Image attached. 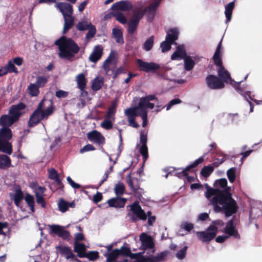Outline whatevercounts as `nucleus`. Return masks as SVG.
<instances>
[{
  "mask_svg": "<svg viewBox=\"0 0 262 262\" xmlns=\"http://www.w3.org/2000/svg\"><path fill=\"white\" fill-rule=\"evenodd\" d=\"M205 186L206 191L204 195L215 212H224L229 217L237 212L238 206L230 192L216 193V190L212 189L207 184Z\"/></svg>",
  "mask_w": 262,
  "mask_h": 262,
  "instance_id": "nucleus-1",
  "label": "nucleus"
},
{
  "mask_svg": "<svg viewBox=\"0 0 262 262\" xmlns=\"http://www.w3.org/2000/svg\"><path fill=\"white\" fill-rule=\"evenodd\" d=\"M55 45L58 47L59 57L69 61H72L80 50V47L72 39L64 36L56 40Z\"/></svg>",
  "mask_w": 262,
  "mask_h": 262,
  "instance_id": "nucleus-2",
  "label": "nucleus"
},
{
  "mask_svg": "<svg viewBox=\"0 0 262 262\" xmlns=\"http://www.w3.org/2000/svg\"><path fill=\"white\" fill-rule=\"evenodd\" d=\"M53 112L54 107L52 102L50 100H42L30 116L28 121V126L31 127L36 125L41 120L47 119Z\"/></svg>",
  "mask_w": 262,
  "mask_h": 262,
  "instance_id": "nucleus-3",
  "label": "nucleus"
},
{
  "mask_svg": "<svg viewBox=\"0 0 262 262\" xmlns=\"http://www.w3.org/2000/svg\"><path fill=\"white\" fill-rule=\"evenodd\" d=\"M213 224L210 225L205 231H199L196 232L198 238L203 242H209L213 239L217 232V228L216 225L222 226L224 223L221 220H217L213 222Z\"/></svg>",
  "mask_w": 262,
  "mask_h": 262,
  "instance_id": "nucleus-4",
  "label": "nucleus"
},
{
  "mask_svg": "<svg viewBox=\"0 0 262 262\" xmlns=\"http://www.w3.org/2000/svg\"><path fill=\"white\" fill-rule=\"evenodd\" d=\"M161 1L162 0H154L149 6L146 8H144L143 3L138 2L135 4L134 8L139 7V9L143 11V15L146 13L147 19L149 20H151L155 16L156 10Z\"/></svg>",
  "mask_w": 262,
  "mask_h": 262,
  "instance_id": "nucleus-5",
  "label": "nucleus"
},
{
  "mask_svg": "<svg viewBox=\"0 0 262 262\" xmlns=\"http://www.w3.org/2000/svg\"><path fill=\"white\" fill-rule=\"evenodd\" d=\"M143 17V11L139 9V7L133 9L132 15L128 22V32L129 34H133L135 32Z\"/></svg>",
  "mask_w": 262,
  "mask_h": 262,
  "instance_id": "nucleus-6",
  "label": "nucleus"
},
{
  "mask_svg": "<svg viewBox=\"0 0 262 262\" xmlns=\"http://www.w3.org/2000/svg\"><path fill=\"white\" fill-rule=\"evenodd\" d=\"M148 102H149L145 97H143L140 99L137 106L129 108H135L136 112L139 113V116L141 117L143 120L142 126L143 127H145L147 124V110H146V107Z\"/></svg>",
  "mask_w": 262,
  "mask_h": 262,
  "instance_id": "nucleus-7",
  "label": "nucleus"
},
{
  "mask_svg": "<svg viewBox=\"0 0 262 262\" xmlns=\"http://www.w3.org/2000/svg\"><path fill=\"white\" fill-rule=\"evenodd\" d=\"M130 207L132 212H129L128 214L130 216L133 221L135 222L138 219L142 220H145L146 219V215L139 205L138 202L136 201L134 202Z\"/></svg>",
  "mask_w": 262,
  "mask_h": 262,
  "instance_id": "nucleus-8",
  "label": "nucleus"
},
{
  "mask_svg": "<svg viewBox=\"0 0 262 262\" xmlns=\"http://www.w3.org/2000/svg\"><path fill=\"white\" fill-rule=\"evenodd\" d=\"M168 251H164L156 256H143L136 259L134 262H161L163 261L168 254Z\"/></svg>",
  "mask_w": 262,
  "mask_h": 262,
  "instance_id": "nucleus-9",
  "label": "nucleus"
},
{
  "mask_svg": "<svg viewBox=\"0 0 262 262\" xmlns=\"http://www.w3.org/2000/svg\"><path fill=\"white\" fill-rule=\"evenodd\" d=\"M140 239L141 242V247L143 249H149L151 253L155 251V244L152 238L145 233H142L140 236Z\"/></svg>",
  "mask_w": 262,
  "mask_h": 262,
  "instance_id": "nucleus-10",
  "label": "nucleus"
},
{
  "mask_svg": "<svg viewBox=\"0 0 262 262\" xmlns=\"http://www.w3.org/2000/svg\"><path fill=\"white\" fill-rule=\"evenodd\" d=\"M50 233L57 234L58 236L64 239H69L70 234L69 231L64 229V227L58 225H49Z\"/></svg>",
  "mask_w": 262,
  "mask_h": 262,
  "instance_id": "nucleus-11",
  "label": "nucleus"
},
{
  "mask_svg": "<svg viewBox=\"0 0 262 262\" xmlns=\"http://www.w3.org/2000/svg\"><path fill=\"white\" fill-rule=\"evenodd\" d=\"M25 108L26 105L22 102L12 105L9 110V114L11 115L16 121H17L23 115Z\"/></svg>",
  "mask_w": 262,
  "mask_h": 262,
  "instance_id": "nucleus-12",
  "label": "nucleus"
},
{
  "mask_svg": "<svg viewBox=\"0 0 262 262\" xmlns=\"http://www.w3.org/2000/svg\"><path fill=\"white\" fill-rule=\"evenodd\" d=\"M87 137L90 141L98 145H103L105 143V138L101 133L93 130L87 134Z\"/></svg>",
  "mask_w": 262,
  "mask_h": 262,
  "instance_id": "nucleus-13",
  "label": "nucleus"
},
{
  "mask_svg": "<svg viewBox=\"0 0 262 262\" xmlns=\"http://www.w3.org/2000/svg\"><path fill=\"white\" fill-rule=\"evenodd\" d=\"M56 249L58 252L67 260L70 261H78V259L76 257L75 255L73 253L71 249L67 246H59L56 247Z\"/></svg>",
  "mask_w": 262,
  "mask_h": 262,
  "instance_id": "nucleus-14",
  "label": "nucleus"
},
{
  "mask_svg": "<svg viewBox=\"0 0 262 262\" xmlns=\"http://www.w3.org/2000/svg\"><path fill=\"white\" fill-rule=\"evenodd\" d=\"M134 6L129 1H122L114 3L111 9L112 10H120L122 11H128L134 9Z\"/></svg>",
  "mask_w": 262,
  "mask_h": 262,
  "instance_id": "nucleus-15",
  "label": "nucleus"
},
{
  "mask_svg": "<svg viewBox=\"0 0 262 262\" xmlns=\"http://www.w3.org/2000/svg\"><path fill=\"white\" fill-rule=\"evenodd\" d=\"M137 62L141 70L145 72H154L160 68L159 64L152 62H145L141 59H138Z\"/></svg>",
  "mask_w": 262,
  "mask_h": 262,
  "instance_id": "nucleus-16",
  "label": "nucleus"
},
{
  "mask_svg": "<svg viewBox=\"0 0 262 262\" xmlns=\"http://www.w3.org/2000/svg\"><path fill=\"white\" fill-rule=\"evenodd\" d=\"M204 160V156L200 157L199 159L195 160L193 163L189 166H187L185 169H183L181 172H176L174 175L177 176L180 179H187L188 180H190V178L188 176L187 171L192 167L196 166L199 164L201 163Z\"/></svg>",
  "mask_w": 262,
  "mask_h": 262,
  "instance_id": "nucleus-17",
  "label": "nucleus"
},
{
  "mask_svg": "<svg viewBox=\"0 0 262 262\" xmlns=\"http://www.w3.org/2000/svg\"><path fill=\"white\" fill-rule=\"evenodd\" d=\"M206 83L208 86L212 89H220L224 86L223 81L217 77L211 75L206 77Z\"/></svg>",
  "mask_w": 262,
  "mask_h": 262,
  "instance_id": "nucleus-18",
  "label": "nucleus"
},
{
  "mask_svg": "<svg viewBox=\"0 0 262 262\" xmlns=\"http://www.w3.org/2000/svg\"><path fill=\"white\" fill-rule=\"evenodd\" d=\"M213 185L214 188H212V189H216V193H225V192L230 191L231 188L227 186V181L226 179L216 180Z\"/></svg>",
  "mask_w": 262,
  "mask_h": 262,
  "instance_id": "nucleus-19",
  "label": "nucleus"
},
{
  "mask_svg": "<svg viewBox=\"0 0 262 262\" xmlns=\"http://www.w3.org/2000/svg\"><path fill=\"white\" fill-rule=\"evenodd\" d=\"M124 113L127 117L129 125L134 128L139 127V125L135 121L136 117L139 116V113L136 112L135 108H128L125 110Z\"/></svg>",
  "mask_w": 262,
  "mask_h": 262,
  "instance_id": "nucleus-20",
  "label": "nucleus"
},
{
  "mask_svg": "<svg viewBox=\"0 0 262 262\" xmlns=\"http://www.w3.org/2000/svg\"><path fill=\"white\" fill-rule=\"evenodd\" d=\"M234 86H236L237 85V91L245 98V99L248 102L249 105L250 106V112L252 113L253 111V105L252 102L250 101L251 100H253L252 97L251 96L250 91H247L244 88H242L239 84L241 82H238V84L236 83V82H234Z\"/></svg>",
  "mask_w": 262,
  "mask_h": 262,
  "instance_id": "nucleus-21",
  "label": "nucleus"
},
{
  "mask_svg": "<svg viewBox=\"0 0 262 262\" xmlns=\"http://www.w3.org/2000/svg\"><path fill=\"white\" fill-rule=\"evenodd\" d=\"M224 232L228 234L227 236H229V237L233 236L237 239L240 238V235L234 226L232 220H230L226 223V227L224 228Z\"/></svg>",
  "mask_w": 262,
  "mask_h": 262,
  "instance_id": "nucleus-22",
  "label": "nucleus"
},
{
  "mask_svg": "<svg viewBox=\"0 0 262 262\" xmlns=\"http://www.w3.org/2000/svg\"><path fill=\"white\" fill-rule=\"evenodd\" d=\"M103 50V48L101 45L95 46L92 53L89 56V60L94 63H96L99 60L102 56Z\"/></svg>",
  "mask_w": 262,
  "mask_h": 262,
  "instance_id": "nucleus-23",
  "label": "nucleus"
},
{
  "mask_svg": "<svg viewBox=\"0 0 262 262\" xmlns=\"http://www.w3.org/2000/svg\"><path fill=\"white\" fill-rule=\"evenodd\" d=\"M10 196L13 200L15 205L18 207H20V202L24 199L25 196L19 186H16L14 187V192Z\"/></svg>",
  "mask_w": 262,
  "mask_h": 262,
  "instance_id": "nucleus-24",
  "label": "nucleus"
},
{
  "mask_svg": "<svg viewBox=\"0 0 262 262\" xmlns=\"http://www.w3.org/2000/svg\"><path fill=\"white\" fill-rule=\"evenodd\" d=\"M55 7L62 13L63 17L71 15L73 14L72 6L67 3H57Z\"/></svg>",
  "mask_w": 262,
  "mask_h": 262,
  "instance_id": "nucleus-25",
  "label": "nucleus"
},
{
  "mask_svg": "<svg viewBox=\"0 0 262 262\" xmlns=\"http://www.w3.org/2000/svg\"><path fill=\"white\" fill-rule=\"evenodd\" d=\"M45 190L46 189L43 187L35 186L34 188V191L36 198L37 203L41 204V206L42 208H44L46 206V203L43 197V194Z\"/></svg>",
  "mask_w": 262,
  "mask_h": 262,
  "instance_id": "nucleus-26",
  "label": "nucleus"
},
{
  "mask_svg": "<svg viewBox=\"0 0 262 262\" xmlns=\"http://www.w3.org/2000/svg\"><path fill=\"white\" fill-rule=\"evenodd\" d=\"M223 38L220 40L219 44L217 46L216 49L215 50V53L213 56V59L214 62V64L217 66H221L222 64V43Z\"/></svg>",
  "mask_w": 262,
  "mask_h": 262,
  "instance_id": "nucleus-27",
  "label": "nucleus"
},
{
  "mask_svg": "<svg viewBox=\"0 0 262 262\" xmlns=\"http://www.w3.org/2000/svg\"><path fill=\"white\" fill-rule=\"evenodd\" d=\"M186 56L184 46L180 45L177 47L176 50L171 56V59L172 60H181L184 59Z\"/></svg>",
  "mask_w": 262,
  "mask_h": 262,
  "instance_id": "nucleus-28",
  "label": "nucleus"
},
{
  "mask_svg": "<svg viewBox=\"0 0 262 262\" xmlns=\"http://www.w3.org/2000/svg\"><path fill=\"white\" fill-rule=\"evenodd\" d=\"M107 203L110 207L115 208H122L124 207L126 199L122 198H114L107 201Z\"/></svg>",
  "mask_w": 262,
  "mask_h": 262,
  "instance_id": "nucleus-29",
  "label": "nucleus"
},
{
  "mask_svg": "<svg viewBox=\"0 0 262 262\" xmlns=\"http://www.w3.org/2000/svg\"><path fill=\"white\" fill-rule=\"evenodd\" d=\"M76 81L78 88L81 92V94L84 92L87 94V92L84 91L86 85V79L85 77V75L83 73L78 74L76 77Z\"/></svg>",
  "mask_w": 262,
  "mask_h": 262,
  "instance_id": "nucleus-30",
  "label": "nucleus"
},
{
  "mask_svg": "<svg viewBox=\"0 0 262 262\" xmlns=\"http://www.w3.org/2000/svg\"><path fill=\"white\" fill-rule=\"evenodd\" d=\"M219 67L218 75L219 77L222 78L225 82L233 85L232 83L233 80L231 78L229 73L224 69L222 65Z\"/></svg>",
  "mask_w": 262,
  "mask_h": 262,
  "instance_id": "nucleus-31",
  "label": "nucleus"
},
{
  "mask_svg": "<svg viewBox=\"0 0 262 262\" xmlns=\"http://www.w3.org/2000/svg\"><path fill=\"white\" fill-rule=\"evenodd\" d=\"M15 122H16V120L9 114L2 115L0 118V125L3 127L10 126Z\"/></svg>",
  "mask_w": 262,
  "mask_h": 262,
  "instance_id": "nucleus-32",
  "label": "nucleus"
},
{
  "mask_svg": "<svg viewBox=\"0 0 262 262\" xmlns=\"http://www.w3.org/2000/svg\"><path fill=\"white\" fill-rule=\"evenodd\" d=\"M179 34V31L177 28L170 29L167 32L166 38L169 42L173 43L176 40Z\"/></svg>",
  "mask_w": 262,
  "mask_h": 262,
  "instance_id": "nucleus-33",
  "label": "nucleus"
},
{
  "mask_svg": "<svg viewBox=\"0 0 262 262\" xmlns=\"http://www.w3.org/2000/svg\"><path fill=\"white\" fill-rule=\"evenodd\" d=\"M12 136L11 130L8 127H4L0 130V141H8Z\"/></svg>",
  "mask_w": 262,
  "mask_h": 262,
  "instance_id": "nucleus-34",
  "label": "nucleus"
},
{
  "mask_svg": "<svg viewBox=\"0 0 262 262\" xmlns=\"http://www.w3.org/2000/svg\"><path fill=\"white\" fill-rule=\"evenodd\" d=\"M0 151L11 155L12 152L11 144L7 141H0Z\"/></svg>",
  "mask_w": 262,
  "mask_h": 262,
  "instance_id": "nucleus-35",
  "label": "nucleus"
},
{
  "mask_svg": "<svg viewBox=\"0 0 262 262\" xmlns=\"http://www.w3.org/2000/svg\"><path fill=\"white\" fill-rule=\"evenodd\" d=\"M234 7V2H231L225 6V14L226 17V23L230 21L231 19L232 11Z\"/></svg>",
  "mask_w": 262,
  "mask_h": 262,
  "instance_id": "nucleus-36",
  "label": "nucleus"
},
{
  "mask_svg": "<svg viewBox=\"0 0 262 262\" xmlns=\"http://www.w3.org/2000/svg\"><path fill=\"white\" fill-rule=\"evenodd\" d=\"M64 24L63 32L65 33L67 31L71 29L74 25V19L72 15L64 16Z\"/></svg>",
  "mask_w": 262,
  "mask_h": 262,
  "instance_id": "nucleus-37",
  "label": "nucleus"
},
{
  "mask_svg": "<svg viewBox=\"0 0 262 262\" xmlns=\"http://www.w3.org/2000/svg\"><path fill=\"white\" fill-rule=\"evenodd\" d=\"M11 166V160L10 158L5 155L0 156V168L6 169Z\"/></svg>",
  "mask_w": 262,
  "mask_h": 262,
  "instance_id": "nucleus-38",
  "label": "nucleus"
},
{
  "mask_svg": "<svg viewBox=\"0 0 262 262\" xmlns=\"http://www.w3.org/2000/svg\"><path fill=\"white\" fill-rule=\"evenodd\" d=\"M183 59L185 69L188 71L192 70L195 64L194 61L192 59V57L187 55Z\"/></svg>",
  "mask_w": 262,
  "mask_h": 262,
  "instance_id": "nucleus-39",
  "label": "nucleus"
},
{
  "mask_svg": "<svg viewBox=\"0 0 262 262\" xmlns=\"http://www.w3.org/2000/svg\"><path fill=\"white\" fill-rule=\"evenodd\" d=\"M103 84V80L102 78L97 77L92 82V89L94 91H97L102 88Z\"/></svg>",
  "mask_w": 262,
  "mask_h": 262,
  "instance_id": "nucleus-40",
  "label": "nucleus"
},
{
  "mask_svg": "<svg viewBox=\"0 0 262 262\" xmlns=\"http://www.w3.org/2000/svg\"><path fill=\"white\" fill-rule=\"evenodd\" d=\"M113 35L116 41L120 44L124 43V40L122 36V33L118 28H114L113 29Z\"/></svg>",
  "mask_w": 262,
  "mask_h": 262,
  "instance_id": "nucleus-41",
  "label": "nucleus"
},
{
  "mask_svg": "<svg viewBox=\"0 0 262 262\" xmlns=\"http://www.w3.org/2000/svg\"><path fill=\"white\" fill-rule=\"evenodd\" d=\"M112 58L113 57L112 53H111L108 58L104 62L103 64V68L105 72V73L108 75H112L113 72L110 68V64Z\"/></svg>",
  "mask_w": 262,
  "mask_h": 262,
  "instance_id": "nucleus-42",
  "label": "nucleus"
},
{
  "mask_svg": "<svg viewBox=\"0 0 262 262\" xmlns=\"http://www.w3.org/2000/svg\"><path fill=\"white\" fill-rule=\"evenodd\" d=\"M24 199L26 203L28 204L29 207L30 208V210L32 212L35 211L34 208V199L33 195L30 194L29 193H26V195L24 197Z\"/></svg>",
  "mask_w": 262,
  "mask_h": 262,
  "instance_id": "nucleus-43",
  "label": "nucleus"
},
{
  "mask_svg": "<svg viewBox=\"0 0 262 262\" xmlns=\"http://www.w3.org/2000/svg\"><path fill=\"white\" fill-rule=\"evenodd\" d=\"M49 78V76H38L36 77L35 83L39 88L43 87L48 82Z\"/></svg>",
  "mask_w": 262,
  "mask_h": 262,
  "instance_id": "nucleus-44",
  "label": "nucleus"
},
{
  "mask_svg": "<svg viewBox=\"0 0 262 262\" xmlns=\"http://www.w3.org/2000/svg\"><path fill=\"white\" fill-rule=\"evenodd\" d=\"M39 88L36 83H31L28 87L29 94L32 96H37L39 93Z\"/></svg>",
  "mask_w": 262,
  "mask_h": 262,
  "instance_id": "nucleus-45",
  "label": "nucleus"
},
{
  "mask_svg": "<svg viewBox=\"0 0 262 262\" xmlns=\"http://www.w3.org/2000/svg\"><path fill=\"white\" fill-rule=\"evenodd\" d=\"M92 26L90 21L85 19L79 22L77 25V28L80 31H84L88 29Z\"/></svg>",
  "mask_w": 262,
  "mask_h": 262,
  "instance_id": "nucleus-46",
  "label": "nucleus"
},
{
  "mask_svg": "<svg viewBox=\"0 0 262 262\" xmlns=\"http://www.w3.org/2000/svg\"><path fill=\"white\" fill-rule=\"evenodd\" d=\"M49 178L52 180H54L57 184L60 185L61 183L58 174L56 170L54 168H51L49 170Z\"/></svg>",
  "mask_w": 262,
  "mask_h": 262,
  "instance_id": "nucleus-47",
  "label": "nucleus"
},
{
  "mask_svg": "<svg viewBox=\"0 0 262 262\" xmlns=\"http://www.w3.org/2000/svg\"><path fill=\"white\" fill-rule=\"evenodd\" d=\"M119 255L118 249H116L110 252L107 256V262H116L117 258Z\"/></svg>",
  "mask_w": 262,
  "mask_h": 262,
  "instance_id": "nucleus-48",
  "label": "nucleus"
},
{
  "mask_svg": "<svg viewBox=\"0 0 262 262\" xmlns=\"http://www.w3.org/2000/svg\"><path fill=\"white\" fill-rule=\"evenodd\" d=\"M154 42V37L151 36L145 41L143 49L146 51H150L153 47Z\"/></svg>",
  "mask_w": 262,
  "mask_h": 262,
  "instance_id": "nucleus-49",
  "label": "nucleus"
},
{
  "mask_svg": "<svg viewBox=\"0 0 262 262\" xmlns=\"http://www.w3.org/2000/svg\"><path fill=\"white\" fill-rule=\"evenodd\" d=\"M125 187L123 183L121 182L118 183L115 187V193L117 195H121L124 193Z\"/></svg>",
  "mask_w": 262,
  "mask_h": 262,
  "instance_id": "nucleus-50",
  "label": "nucleus"
},
{
  "mask_svg": "<svg viewBox=\"0 0 262 262\" xmlns=\"http://www.w3.org/2000/svg\"><path fill=\"white\" fill-rule=\"evenodd\" d=\"M58 206L59 210L62 212H64L69 209L70 204L63 199H60L58 203Z\"/></svg>",
  "mask_w": 262,
  "mask_h": 262,
  "instance_id": "nucleus-51",
  "label": "nucleus"
},
{
  "mask_svg": "<svg viewBox=\"0 0 262 262\" xmlns=\"http://www.w3.org/2000/svg\"><path fill=\"white\" fill-rule=\"evenodd\" d=\"M227 119L235 124H237L240 121L239 117L237 113L228 114L227 115Z\"/></svg>",
  "mask_w": 262,
  "mask_h": 262,
  "instance_id": "nucleus-52",
  "label": "nucleus"
},
{
  "mask_svg": "<svg viewBox=\"0 0 262 262\" xmlns=\"http://www.w3.org/2000/svg\"><path fill=\"white\" fill-rule=\"evenodd\" d=\"M236 168L232 167L229 169L227 171V175L230 183H233L235 179Z\"/></svg>",
  "mask_w": 262,
  "mask_h": 262,
  "instance_id": "nucleus-53",
  "label": "nucleus"
},
{
  "mask_svg": "<svg viewBox=\"0 0 262 262\" xmlns=\"http://www.w3.org/2000/svg\"><path fill=\"white\" fill-rule=\"evenodd\" d=\"M214 168L211 166H205L201 171V174L204 177H208L213 171Z\"/></svg>",
  "mask_w": 262,
  "mask_h": 262,
  "instance_id": "nucleus-54",
  "label": "nucleus"
},
{
  "mask_svg": "<svg viewBox=\"0 0 262 262\" xmlns=\"http://www.w3.org/2000/svg\"><path fill=\"white\" fill-rule=\"evenodd\" d=\"M180 228L181 229H184L187 232H189L193 229L194 226L193 224L191 223L183 222L181 224Z\"/></svg>",
  "mask_w": 262,
  "mask_h": 262,
  "instance_id": "nucleus-55",
  "label": "nucleus"
},
{
  "mask_svg": "<svg viewBox=\"0 0 262 262\" xmlns=\"http://www.w3.org/2000/svg\"><path fill=\"white\" fill-rule=\"evenodd\" d=\"M172 42H169L165 39V41L162 42L160 44V48H161L162 52H165L169 51L171 48Z\"/></svg>",
  "mask_w": 262,
  "mask_h": 262,
  "instance_id": "nucleus-56",
  "label": "nucleus"
},
{
  "mask_svg": "<svg viewBox=\"0 0 262 262\" xmlns=\"http://www.w3.org/2000/svg\"><path fill=\"white\" fill-rule=\"evenodd\" d=\"M188 249L187 246H184L176 253V257L179 259H183L185 257L186 251Z\"/></svg>",
  "mask_w": 262,
  "mask_h": 262,
  "instance_id": "nucleus-57",
  "label": "nucleus"
},
{
  "mask_svg": "<svg viewBox=\"0 0 262 262\" xmlns=\"http://www.w3.org/2000/svg\"><path fill=\"white\" fill-rule=\"evenodd\" d=\"M114 123V121L104 119L101 123V126L106 130L110 129L113 127Z\"/></svg>",
  "mask_w": 262,
  "mask_h": 262,
  "instance_id": "nucleus-58",
  "label": "nucleus"
},
{
  "mask_svg": "<svg viewBox=\"0 0 262 262\" xmlns=\"http://www.w3.org/2000/svg\"><path fill=\"white\" fill-rule=\"evenodd\" d=\"M114 16H115L116 19L120 23L122 24L126 23L127 20L126 17L123 13L121 12L116 13L114 14Z\"/></svg>",
  "mask_w": 262,
  "mask_h": 262,
  "instance_id": "nucleus-59",
  "label": "nucleus"
},
{
  "mask_svg": "<svg viewBox=\"0 0 262 262\" xmlns=\"http://www.w3.org/2000/svg\"><path fill=\"white\" fill-rule=\"evenodd\" d=\"M98 252L96 251H90L86 253L85 257L90 260H94L98 257Z\"/></svg>",
  "mask_w": 262,
  "mask_h": 262,
  "instance_id": "nucleus-60",
  "label": "nucleus"
},
{
  "mask_svg": "<svg viewBox=\"0 0 262 262\" xmlns=\"http://www.w3.org/2000/svg\"><path fill=\"white\" fill-rule=\"evenodd\" d=\"M140 152L143 157L144 161H146L148 157L147 145H142L140 148Z\"/></svg>",
  "mask_w": 262,
  "mask_h": 262,
  "instance_id": "nucleus-61",
  "label": "nucleus"
},
{
  "mask_svg": "<svg viewBox=\"0 0 262 262\" xmlns=\"http://www.w3.org/2000/svg\"><path fill=\"white\" fill-rule=\"evenodd\" d=\"M6 66L7 68H8L9 70V73L13 72L16 74L18 73L17 69L15 67L14 63L11 60L8 61V63L7 64H6Z\"/></svg>",
  "mask_w": 262,
  "mask_h": 262,
  "instance_id": "nucleus-62",
  "label": "nucleus"
},
{
  "mask_svg": "<svg viewBox=\"0 0 262 262\" xmlns=\"http://www.w3.org/2000/svg\"><path fill=\"white\" fill-rule=\"evenodd\" d=\"M89 31L86 35V38L90 39L94 36L96 34V30L95 27L93 25L90 28L88 29Z\"/></svg>",
  "mask_w": 262,
  "mask_h": 262,
  "instance_id": "nucleus-63",
  "label": "nucleus"
},
{
  "mask_svg": "<svg viewBox=\"0 0 262 262\" xmlns=\"http://www.w3.org/2000/svg\"><path fill=\"white\" fill-rule=\"evenodd\" d=\"M181 102V100L180 99L176 98L171 100L167 105L166 106V110H169L170 108L174 105L180 103Z\"/></svg>",
  "mask_w": 262,
  "mask_h": 262,
  "instance_id": "nucleus-64",
  "label": "nucleus"
}]
</instances>
